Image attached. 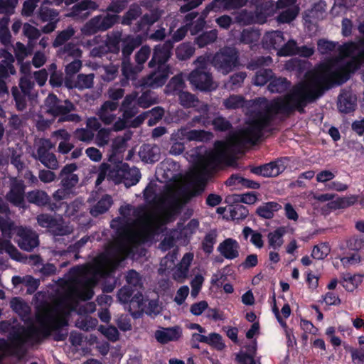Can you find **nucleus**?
Masks as SVG:
<instances>
[{
    "mask_svg": "<svg viewBox=\"0 0 364 364\" xmlns=\"http://www.w3.org/2000/svg\"><path fill=\"white\" fill-rule=\"evenodd\" d=\"M350 76L342 66L340 58H331L321 65L320 73L311 81L296 84L284 97H279L267 103L264 109L250 112L244 135L251 144L263 136V130L269 127L276 114L290 116L295 111L305 113V107L315 102L329 89L332 82L339 85L347 82Z\"/></svg>",
    "mask_w": 364,
    "mask_h": 364,
    "instance_id": "obj_1",
    "label": "nucleus"
},
{
    "mask_svg": "<svg viewBox=\"0 0 364 364\" xmlns=\"http://www.w3.org/2000/svg\"><path fill=\"white\" fill-rule=\"evenodd\" d=\"M173 43L171 40H167L164 43L156 45L153 50L152 58L149 62L150 68L157 69V73H153L149 76L151 87L163 85L168 76L170 66L167 64L172 55Z\"/></svg>",
    "mask_w": 364,
    "mask_h": 364,
    "instance_id": "obj_2",
    "label": "nucleus"
},
{
    "mask_svg": "<svg viewBox=\"0 0 364 364\" xmlns=\"http://www.w3.org/2000/svg\"><path fill=\"white\" fill-rule=\"evenodd\" d=\"M45 321L47 327L43 328H37L31 327L28 330L30 338L38 342L41 337L46 338L50 334V331L54 332L53 338L56 341H63L67 338L68 330L64 327L68 326V320L63 316L48 315L45 317Z\"/></svg>",
    "mask_w": 364,
    "mask_h": 364,
    "instance_id": "obj_3",
    "label": "nucleus"
},
{
    "mask_svg": "<svg viewBox=\"0 0 364 364\" xmlns=\"http://www.w3.org/2000/svg\"><path fill=\"white\" fill-rule=\"evenodd\" d=\"M212 64L219 72L227 75L240 66V53L235 47L225 46L214 55Z\"/></svg>",
    "mask_w": 364,
    "mask_h": 364,
    "instance_id": "obj_4",
    "label": "nucleus"
},
{
    "mask_svg": "<svg viewBox=\"0 0 364 364\" xmlns=\"http://www.w3.org/2000/svg\"><path fill=\"white\" fill-rule=\"evenodd\" d=\"M119 19V16L117 14L98 15L89 20L82 28V31L87 36L105 31L117 23Z\"/></svg>",
    "mask_w": 364,
    "mask_h": 364,
    "instance_id": "obj_5",
    "label": "nucleus"
},
{
    "mask_svg": "<svg viewBox=\"0 0 364 364\" xmlns=\"http://www.w3.org/2000/svg\"><path fill=\"white\" fill-rule=\"evenodd\" d=\"M288 161L287 157L279 158L260 166H250V171L253 174L265 178L277 177L286 169Z\"/></svg>",
    "mask_w": 364,
    "mask_h": 364,
    "instance_id": "obj_6",
    "label": "nucleus"
},
{
    "mask_svg": "<svg viewBox=\"0 0 364 364\" xmlns=\"http://www.w3.org/2000/svg\"><path fill=\"white\" fill-rule=\"evenodd\" d=\"M47 107V112L50 115L58 117H63L67 112H71L76 109L75 105L69 100L62 101L57 95L50 93L45 101Z\"/></svg>",
    "mask_w": 364,
    "mask_h": 364,
    "instance_id": "obj_7",
    "label": "nucleus"
},
{
    "mask_svg": "<svg viewBox=\"0 0 364 364\" xmlns=\"http://www.w3.org/2000/svg\"><path fill=\"white\" fill-rule=\"evenodd\" d=\"M124 252V246L121 244L112 243L108 245L105 252L97 255L95 263L97 269H102L110 264L113 260H121Z\"/></svg>",
    "mask_w": 364,
    "mask_h": 364,
    "instance_id": "obj_8",
    "label": "nucleus"
},
{
    "mask_svg": "<svg viewBox=\"0 0 364 364\" xmlns=\"http://www.w3.org/2000/svg\"><path fill=\"white\" fill-rule=\"evenodd\" d=\"M188 80L198 90L210 91L212 90L213 77L206 67L193 70L188 76Z\"/></svg>",
    "mask_w": 364,
    "mask_h": 364,
    "instance_id": "obj_9",
    "label": "nucleus"
},
{
    "mask_svg": "<svg viewBox=\"0 0 364 364\" xmlns=\"http://www.w3.org/2000/svg\"><path fill=\"white\" fill-rule=\"evenodd\" d=\"M16 237L18 247L27 252L32 251L39 245L38 234L26 227L21 226L17 229Z\"/></svg>",
    "mask_w": 364,
    "mask_h": 364,
    "instance_id": "obj_10",
    "label": "nucleus"
},
{
    "mask_svg": "<svg viewBox=\"0 0 364 364\" xmlns=\"http://www.w3.org/2000/svg\"><path fill=\"white\" fill-rule=\"evenodd\" d=\"M9 344L4 338H0V351L9 350L12 355L22 357L26 350L24 349V340L18 331L14 332L10 336Z\"/></svg>",
    "mask_w": 364,
    "mask_h": 364,
    "instance_id": "obj_11",
    "label": "nucleus"
},
{
    "mask_svg": "<svg viewBox=\"0 0 364 364\" xmlns=\"http://www.w3.org/2000/svg\"><path fill=\"white\" fill-rule=\"evenodd\" d=\"M191 127L187 125L181 127L176 132L172 134V139L174 140H184L186 141H203L208 139L210 133L209 132L199 129H190Z\"/></svg>",
    "mask_w": 364,
    "mask_h": 364,
    "instance_id": "obj_12",
    "label": "nucleus"
},
{
    "mask_svg": "<svg viewBox=\"0 0 364 364\" xmlns=\"http://www.w3.org/2000/svg\"><path fill=\"white\" fill-rule=\"evenodd\" d=\"M26 186L22 180H16L11 184L10 190L6 195V199L16 207L24 204Z\"/></svg>",
    "mask_w": 364,
    "mask_h": 364,
    "instance_id": "obj_13",
    "label": "nucleus"
},
{
    "mask_svg": "<svg viewBox=\"0 0 364 364\" xmlns=\"http://www.w3.org/2000/svg\"><path fill=\"white\" fill-rule=\"evenodd\" d=\"M127 139L124 137H117L112 141L111 147V154L109 155L108 160L111 163H116V168L119 171L126 172L129 168L128 164L122 163V161H116L117 154L123 153L127 147Z\"/></svg>",
    "mask_w": 364,
    "mask_h": 364,
    "instance_id": "obj_14",
    "label": "nucleus"
},
{
    "mask_svg": "<svg viewBox=\"0 0 364 364\" xmlns=\"http://www.w3.org/2000/svg\"><path fill=\"white\" fill-rule=\"evenodd\" d=\"M137 96L138 93L134 91L124 97L119 108L124 120H129L138 113L139 106L136 103Z\"/></svg>",
    "mask_w": 364,
    "mask_h": 364,
    "instance_id": "obj_15",
    "label": "nucleus"
},
{
    "mask_svg": "<svg viewBox=\"0 0 364 364\" xmlns=\"http://www.w3.org/2000/svg\"><path fill=\"white\" fill-rule=\"evenodd\" d=\"M26 198L28 203L39 207L48 205L51 210H55L57 208L56 203H51L50 196L42 190H33L28 192Z\"/></svg>",
    "mask_w": 364,
    "mask_h": 364,
    "instance_id": "obj_16",
    "label": "nucleus"
},
{
    "mask_svg": "<svg viewBox=\"0 0 364 364\" xmlns=\"http://www.w3.org/2000/svg\"><path fill=\"white\" fill-rule=\"evenodd\" d=\"M240 245L233 238L225 239L217 248L220 255L227 259H235L239 257Z\"/></svg>",
    "mask_w": 364,
    "mask_h": 364,
    "instance_id": "obj_17",
    "label": "nucleus"
},
{
    "mask_svg": "<svg viewBox=\"0 0 364 364\" xmlns=\"http://www.w3.org/2000/svg\"><path fill=\"white\" fill-rule=\"evenodd\" d=\"M37 222L41 227L51 230L55 235L62 236L65 235V230L58 223L57 219L49 214L42 213L38 215Z\"/></svg>",
    "mask_w": 364,
    "mask_h": 364,
    "instance_id": "obj_18",
    "label": "nucleus"
},
{
    "mask_svg": "<svg viewBox=\"0 0 364 364\" xmlns=\"http://www.w3.org/2000/svg\"><path fill=\"white\" fill-rule=\"evenodd\" d=\"M357 106V98L349 91H343L338 98V109L345 114L353 112Z\"/></svg>",
    "mask_w": 364,
    "mask_h": 364,
    "instance_id": "obj_19",
    "label": "nucleus"
},
{
    "mask_svg": "<svg viewBox=\"0 0 364 364\" xmlns=\"http://www.w3.org/2000/svg\"><path fill=\"white\" fill-rule=\"evenodd\" d=\"M182 336V331L180 326L166 328L164 330H158L155 333L156 341L161 344H166L170 341H176Z\"/></svg>",
    "mask_w": 364,
    "mask_h": 364,
    "instance_id": "obj_20",
    "label": "nucleus"
},
{
    "mask_svg": "<svg viewBox=\"0 0 364 364\" xmlns=\"http://www.w3.org/2000/svg\"><path fill=\"white\" fill-rule=\"evenodd\" d=\"M127 307L130 314L134 318H140L146 307L144 296L141 292L137 291L127 303Z\"/></svg>",
    "mask_w": 364,
    "mask_h": 364,
    "instance_id": "obj_21",
    "label": "nucleus"
},
{
    "mask_svg": "<svg viewBox=\"0 0 364 364\" xmlns=\"http://www.w3.org/2000/svg\"><path fill=\"white\" fill-rule=\"evenodd\" d=\"M36 159L48 169L55 170L58 168V161L55 155L50 152L44 146H40L37 149Z\"/></svg>",
    "mask_w": 364,
    "mask_h": 364,
    "instance_id": "obj_22",
    "label": "nucleus"
},
{
    "mask_svg": "<svg viewBox=\"0 0 364 364\" xmlns=\"http://www.w3.org/2000/svg\"><path fill=\"white\" fill-rule=\"evenodd\" d=\"M284 42V33L280 31L267 32L262 39V43L267 48H272L277 51Z\"/></svg>",
    "mask_w": 364,
    "mask_h": 364,
    "instance_id": "obj_23",
    "label": "nucleus"
},
{
    "mask_svg": "<svg viewBox=\"0 0 364 364\" xmlns=\"http://www.w3.org/2000/svg\"><path fill=\"white\" fill-rule=\"evenodd\" d=\"M139 154L142 161L146 163H154L159 160V149L156 146L144 144L141 146Z\"/></svg>",
    "mask_w": 364,
    "mask_h": 364,
    "instance_id": "obj_24",
    "label": "nucleus"
},
{
    "mask_svg": "<svg viewBox=\"0 0 364 364\" xmlns=\"http://www.w3.org/2000/svg\"><path fill=\"white\" fill-rule=\"evenodd\" d=\"M286 228L281 226L267 235L269 247L273 250H279L284 243V236L286 234Z\"/></svg>",
    "mask_w": 364,
    "mask_h": 364,
    "instance_id": "obj_25",
    "label": "nucleus"
},
{
    "mask_svg": "<svg viewBox=\"0 0 364 364\" xmlns=\"http://www.w3.org/2000/svg\"><path fill=\"white\" fill-rule=\"evenodd\" d=\"M112 197L108 194H105L90 208V213L92 217L97 218L105 213L112 206Z\"/></svg>",
    "mask_w": 364,
    "mask_h": 364,
    "instance_id": "obj_26",
    "label": "nucleus"
},
{
    "mask_svg": "<svg viewBox=\"0 0 364 364\" xmlns=\"http://www.w3.org/2000/svg\"><path fill=\"white\" fill-rule=\"evenodd\" d=\"M282 209V205L274 201L264 203L256 210V214L260 218L264 219H272L274 216V213Z\"/></svg>",
    "mask_w": 364,
    "mask_h": 364,
    "instance_id": "obj_27",
    "label": "nucleus"
},
{
    "mask_svg": "<svg viewBox=\"0 0 364 364\" xmlns=\"http://www.w3.org/2000/svg\"><path fill=\"white\" fill-rule=\"evenodd\" d=\"M232 9V0H213L209 3L202 12L205 17L211 11L221 12Z\"/></svg>",
    "mask_w": 364,
    "mask_h": 364,
    "instance_id": "obj_28",
    "label": "nucleus"
},
{
    "mask_svg": "<svg viewBox=\"0 0 364 364\" xmlns=\"http://www.w3.org/2000/svg\"><path fill=\"white\" fill-rule=\"evenodd\" d=\"M96 6V4L92 1H82L73 6L70 16L73 17H80L82 16L87 17L90 14V12L87 11L89 9H95Z\"/></svg>",
    "mask_w": 364,
    "mask_h": 364,
    "instance_id": "obj_29",
    "label": "nucleus"
},
{
    "mask_svg": "<svg viewBox=\"0 0 364 364\" xmlns=\"http://www.w3.org/2000/svg\"><path fill=\"white\" fill-rule=\"evenodd\" d=\"M7 55L6 60H3L0 63V79H7L10 75L16 73V69L13 65L14 58L9 52H5Z\"/></svg>",
    "mask_w": 364,
    "mask_h": 364,
    "instance_id": "obj_30",
    "label": "nucleus"
},
{
    "mask_svg": "<svg viewBox=\"0 0 364 364\" xmlns=\"http://www.w3.org/2000/svg\"><path fill=\"white\" fill-rule=\"evenodd\" d=\"M143 66L134 65L131 63L130 59H123L122 63V73L123 76L127 80H136L137 74L143 69Z\"/></svg>",
    "mask_w": 364,
    "mask_h": 364,
    "instance_id": "obj_31",
    "label": "nucleus"
},
{
    "mask_svg": "<svg viewBox=\"0 0 364 364\" xmlns=\"http://www.w3.org/2000/svg\"><path fill=\"white\" fill-rule=\"evenodd\" d=\"M94 74H78L73 85H69L67 81L66 86L69 88L75 87L78 90L90 89L93 87Z\"/></svg>",
    "mask_w": 364,
    "mask_h": 364,
    "instance_id": "obj_32",
    "label": "nucleus"
},
{
    "mask_svg": "<svg viewBox=\"0 0 364 364\" xmlns=\"http://www.w3.org/2000/svg\"><path fill=\"white\" fill-rule=\"evenodd\" d=\"M218 232L215 229L210 230L205 234L202 242L201 249L208 255L213 252L214 245L217 242Z\"/></svg>",
    "mask_w": 364,
    "mask_h": 364,
    "instance_id": "obj_33",
    "label": "nucleus"
},
{
    "mask_svg": "<svg viewBox=\"0 0 364 364\" xmlns=\"http://www.w3.org/2000/svg\"><path fill=\"white\" fill-rule=\"evenodd\" d=\"M290 82L285 77H272L268 89L272 93H282L290 86Z\"/></svg>",
    "mask_w": 364,
    "mask_h": 364,
    "instance_id": "obj_34",
    "label": "nucleus"
},
{
    "mask_svg": "<svg viewBox=\"0 0 364 364\" xmlns=\"http://www.w3.org/2000/svg\"><path fill=\"white\" fill-rule=\"evenodd\" d=\"M23 33L26 38H28V46L31 48H33L36 41L40 38L41 35V31L36 27L31 25L28 23H25L23 25Z\"/></svg>",
    "mask_w": 364,
    "mask_h": 364,
    "instance_id": "obj_35",
    "label": "nucleus"
},
{
    "mask_svg": "<svg viewBox=\"0 0 364 364\" xmlns=\"http://www.w3.org/2000/svg\"><path fill=\"white\" fill-rule=\"evenodd\" d=\"M218 38V31L215 29L205 31L196 38V43L199 48H203L213 43Z\"/></svg>",
    "mask_w": 364,
    "mask_h": 364,
    "instance_id": "obj_36",
    "label": "nucleus"
},
{
    "mask_svg": "<svg viewBox=\"0 0 364 364\" xmlns=\"http://www.w3.org/2000/svg\"><path fill=\"white\" fill-rule=\"evenodd\" d=\"M245 99L242 95H231L223 102V105L228 109H237L245 107Z\"/></svg>",
    "mask_w": 364,
    "mask_h": 364,
    "instance_id": "obj_37",
    "label": "nucleus"
},
{
    "mask_svg": "<svg viewBox=\"0 0 364 364\" xmlns=\"http://www.w3.org/2000/svg\"><path fill=\"white\" fill-rule=\"evenodd\" d=\"M141 14V8L137 5H132L122 16L121 23L125 26H130L132 21L136 20Z\"/></svg>",
    "mask_w": 364,
    "mask_h": 364,
    "instance_id": "obj_38",
    "label": "nucleus"
},
{
    "mask_svg": "<svg viewBox=\"0 0 364 364\" xmlns=\"http://www.w3.org/2000/svg\"><path fill=\"white\" fill-rule=\"evenodd\" d=\"M273 75L272 70L269 68L260 69L255 74L254 83L257 86H263L268 82H270Z\"/></svg>",
    "mask_w": 364,
    "mask_h": 364,
    "instance_id": "obj_39",
    "label": "nucleus"
},
{
    "mask_svg": "<svg viewBox=\"0 0 364 364\" xmlns=\"http://www.w3.org/2000/svg\"><path fill=\"white\" fill-rule=\"evenodd\" d=\"M195 52V48L189 43H183L176 49V55L178 60H186L189 59Z\"/></svg>",
    "mask_w": 364,
    "mask_h": 364,
    "instance_id": "obj_40",
    "label": "nucleus"
},
{
    "mask_svg": "<svg viewBox=\"0 0 364 364\" xmlns=\"http://www.w3.org/2000/svg\"><path fill=\"white\" fill-rule=\"evenodd\" d=\"M200 110L203 112V114L194 116L190 121L187 122L186 125L189 127H195L197 125L205 126L208 122V113L209 107L208 105H204L201 107Z\"/></svg>",
    "mask_w": 364,
    "mask_h": 364,
    "instance_id": "obj_41",
    "label": "nucleus"
},
{
    "mask_svg": "<svg viewBox=\"0 0 364 364\" xmlns=\"http://www.w3.org/2000/svg\"><path fill=\"white\" fill-rule=\"evenodd\" d=\"M0 230L4 237L11 239L14 230V223L7 216H0Z\"/></svg>",
    "mask_w": 364,
    "mask_h": 364,
    "instance_id": "obj_42",
    "label": "nucleus"
},
{
    "mask_svg": "<svg viewBox=\"0 0 364 364\" xmlns=\"http://www.w3.org/2000/svg\"><path fill=\"white\" fill-rule=\"evenodd\" d=\"M230 217L233 220H242L247 218L249 210L245 205L237 203L230 208Z\"/></svg>",
    "mask_w": 364,
    "mask_h": 364,
    "instance_id": "obj_43",
    "label": "nucleus"
},
{
    "mask_svg": "<svg viewBox=\"0 0 364 364\" xmlns=\"http://www.w3.org/2000/svg\"><path fill=\"white\" fill-rule=\"evenodd\" d=\"M298 48L296 41L291 39L287 43L282 45L277 51V55L279 56H291L296 55V50Z\"/></svg>",
    "mask_w": 364,
    "mask_h": 364,
    "instance_id": "obj_44",
    "label": "nucleus"
},
{
    "mask_svg": "<svg viewBox=\"0 0 364 364\" xmlns=\"http://www.w3.org/2000/svg\"><path fill=\"white\" fill-rule=\"evenodd\" d=\"M75 34L73 28L68 27V28L60 31L55 37L53 46L57 48L63 45L66 41L72 38Z\"/></svg>",
    "mask_w": 364,
    "mask_h": 364,
    "instance_id": "obj_45",
    "label": "nucleus"
},
{
    "mask_svg": "<svg viewBox=\"0 0 364 364\" xmlns=\"http://www.w3.org/2000/svg\"><path fill=\"white\" fill-rule=\"evenodd\" d=\"M127 286H130L133 289H136L138 287H142L141 277L140 274L134 269H130L126 275Z\"/></svg>",
    "mask_w": 364,
    "mask_h": 364,
    "instance_id": "obj_46",
    "label": "nucleus"
},
{
    "mask_svg": "<svg viewBox=\"0 0 364 364\" xmlns=\"http://www.w3.org/2000/svg\"><path fill=\"white\" fill-rule=\"evenodd\" d=\"M338 46V42L330 41L326 39H319L317 42V48L322 55H326L335 50Z\"/></svg>",
    "mask_w": 364,
    "mask_h": 364,
    "instance_id": "obj_47",
    "label": "nucleus"
},
{
    "mask_svg": "<svg viewBox=\"0 0 364 364\" xmlns=\"http://www.w3.org/2000/svg\"><path fill=\"white\" fill-rule=\"evenodd\" d=\"M212 124L215 130L219 132H227L232 128L230 122L223 116L215 117L212 121Z\"/></svg>",
    "mask_w": 364,
    "mask_h": 364,
    "instance_id": "obj_48",
    "label": "nucleus"
},
{
    "mask_svg": "<svg viewBox=\"0 0 364 364\" xmlns=\"http://www.w3.org/2000/svg\"><path fill=\"white\" fill-rule=\"evenodd\" d=\"M235 22L243 26L250 25L255 21V16L252 12L247 9L242 10L235 17Z\"/></svg>",
    "mask_w": 364,
    "mask_h": 364,
    "instance_id": "obj_49",
    "label": "nucleus"
},
{
    "mask_svg": "<svg viewBox=\"0 0 364 364\" xmlns=\"http://www.w3.org/2000/svg\"><path fill=\"white\" fill-rule=\"evenodd\" d=\"M299 14L297 8H289L282 11L277 16V21L279 23H290L296 18Z\"/></svg>",
    "mask_w": 364,
    "mask_h": 364,
    "instance_id": "obj_50",
    "label": "nucleus"
},
{
    "mask_svg": "<svg viewBox=\"0 0 364 364\" xmlns=\"http://www.w3.org/2000/svg\"><path fill=\"white\" fill-rule=\"evenodd\" d=\"M259 33L253 29H244L240 35V41L245 44H251L258 41Z\"/></svg>",
    "mask_w": 364,
    "mask_h": 364,
    "instance_id": "obj_51",
    "label": "nucleus"
},
{
    "mask_svg": "<svg viewBox=\"0 0 364 364\" xmlns=\"http://www.w3.org/2000/svg\"><path fill=\"white\" fill-rule=\"evenodd\" d=\"M180 104L186 108L194 106V102L198 101V98L195 95L186 91H181L178 95Z\"/></svg>",
    "mask_w": 364,
    "mask_h": 364,
    "instance_id": "obj_52",
    "label": "nucleus"
},
{
    "mask_svg": "<svg viewBox=\"0 0 364 364\" xmlns=\"http://www.w3.org/2000/svg\"><path fill=\"white\" fill-rule=\"evenodd\" d=\"M151 54V48L144 45L136 53L134 58L137 65L143 66Z\"/></svg>",
    "mask_w": 364,
    "mask_h": 364,
    "instance_id": "obj_53",
    "label": "nucleus"
},
{
    "mask_svg": "<svg viewBox=\"0 0 364 364\" xmlns=\"http://www.w3.org/2000/svg\"><path fill=\"white\" fill-rule=\"evenodd\" d=\"M357 49V45L353 41L347 42L343 45L337 46V50L339 55L341 57H350L351 56L355 50Z\"/></svg>",
    "mask_w": 364,
    "mask_h": 364,
    "instance_id": "obj_54",
    "label": "nucleus"
},
{
    "mask_svg": "<svg viewBox=\"0 0 364 364\" xmlns=\"http://www.w3.org/2000/svg\"><path fill=\"white\" fill-rule=\"evenodd\" d=\"M358 199V196L351 195L348 197L338 198L333 203H334L336 208L343 209L354 205Z\"/></svg>",
    "mask_w": 364,
    "mask_h": 364,
    "instance_id": "obj_55",
    "label": "nucleus"
},
{
    "mask_svg": "<svg viewBox=\"0 0 364 364\" xmlns=\"http://www.w3.org/2000/svg\"><path fill=\"white\" fill-rule=\"evenodd\" d=\"M136 290V289H133L130 286L124 285L119 290L117 293V298L119 301L122 304H127L128 301L134 295Z\"/></svg>",
    "mask_w": 364,
    "mask_h": 364,
    "instance_id": "obj_56",
    "label": "nucleus"
},
{
    "mask_svg": "<svg viewBox=\"0 0 364 364\" xmlns=\"http://www.w3.org/2000/svg\"><path fill=\"white\" fill-rule=\"evenodd\" d=\"M207 344L218 350H222L225 348L222 336L218 333H211L208 336Z\"/></svg>",
    "mask_w": 364,
    "mask_h": 364,
    "instance_id": "obj_57",
    "label": "nucleus"
},
{
    "mask_svg": "<svg viewBox=\"0 0 364 364\" xmlns=\"http://www.w3.org/2000/svg\"><path fill=\"white\" fill-rule=\"evenodd\" d=\"M11 94L16 103V107L18 111H23L26 107V97L16 87H13Z\"/></svg>",
    "mask_w": 364,
    "mask_h": 364,
    "instance_id": "obj_58",
    "label": "nucleus"
},
{
    "mask_svg": "<svg viewBox=\"0 0 364 364\" xmlns=\"http://www.w3.org/2000/svg\"><path fill=\"white\" fill-rule=\"evenodd\" d=\"M61 178L60 185L65 191L70 192L72 189L78 183L79 177L76 175H70L63 177H58Z\"/></svg>",
    "mask_w": 364,
    "mask_h": 364,
    "instance_id": "obj_59",
    "label": "nucleus"
},
{
    "mask_svg": "<svg viewBox=\"0 0 364 364\" xmlns=\"http://www.w3.org/2000/svg\"><path fill=\"white\" fill-rule=\"evenodd\" d=\"M149 112L150 117L148 119L147 124L149 127H152L161 120L164 114V110L161 107H155L151 110L147 111Z\"/></svg>",
    "mask_w": 364,
    "mask_h": 364,
    "instance_id": "obj_60",
    "label": "nucleus"
},
{
    "mask_svg": "<svg viewBox=\"0 0 364 364\" xmlns=\"http://www.w3.org/2000/svg\"><path fill=\"white\" fill-rule=\"evenodd\" d=\"M23 284L27 287L26 292L28 294H33L40 285V281L31 275H26Z\"/></svg>",
    "mask_w": 364,
    "mask_h": 364,
    "instance_id": "obj_61",
    "label": "nucleus"
},
{
    "mask_svg": "<svg viewBox=\"0 0 364 364\" xmlns=\"http://www.w3.org/2000/svg\"><path fill=\"white\" fill-rule=\"evenodd\" d=\"M346 245L349 250L358 251L364 245V237L360 236H353L347 240Z\"/></svg>",
    "mask_w": 364,
    "mask_h": 364,
    "instance_id": "obj_62",
    "label": "nucleus"
},
{
    "mask_svg": "<svg viewBox=\"0 0 364 364\" xmlns=\"http://www.w3.org/2000/svg\"><path fill=\"white\" fill-rule=\"evenodd\" d=\"M235 360L237 363L242 364H261L259 360H256L255 357H252V355L242 350L236 354Z\"/></svg>",
    "mask_w": 364,
    "mask_h": 364,
    "instance_id": "obj_63",
    "label": "nucleus"
},
{
    "mask_svg": "<svg viewBox=\"0 0 364 364\" xmlns=\"http://www.w3.org/2000/svg\"><path fill=\"white\" fill-rule=\"evenodd\" d=\"M352 361L355 364H364V348H354L349 347Z\"/></svg>",
    "mask_w": 364,
    "mask_h": 364,
    "instance_id": "obj_64",
    "label": "nucleus"
}]
</instances>
